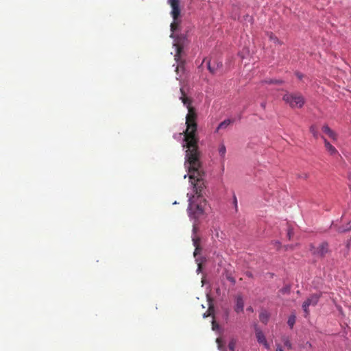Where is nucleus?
I'll return each instance as SVG.
<instances>
[{"label":"nucleus","mask_w":351,"mask_h":351,"mask_svg":"<svg viewBox=\"0 0 351 351\" xmlns=\"http://www.w3.org/2000/svg\"><path fill=\"white\" fill-rule=\"evenodd\" d=\"M180 91L182 95L180 99L188 109V113L186 116V128L183 132L184 141L185 142L183 146L186 148L185 165L189 170V178L193 183L195 182L194 188L196 192L199 193V191L204 187V182L201 175L200 153L197 145L199 141L197 131V114L195 108L191 106V100L186 97L182 88ZM180 135H182V133H180Z\"/></svg>","instance_id":"1"},{"label":"nucleus","mask_w":351,"mask_h":351,"mask_svg":"<svg viewBox=\"0 0 351 351\" xmlns=\"http://www.w3.org/2000/svg\"><path fill=\"white\" fill-rule=\"evenodd\" d=\"M201 175L202 180H204V172L201 170ZM189 179H191L189 178ZM190 182L193 186V191L195 192V194L196 195V197L195 195H190L189 193H187V196L189 197V206H188V212L189 215L190 217L193 218L195 219H197L200 215H202L204 213V208L202 204V202L197 203L196 202V199H199L202 196L203 191L205 188V184L204 181V187L202 189L201 191H199V193H197L195 189L194 188L195 182L193 183L192 180H190Z\"/></svg>","instance_id":"2"},{"label":"nucleus","mask_w":351,"mask_h":351,"mask_svg":"<svg viewBox=\"0 0 351 351\" xmlns=\"http://www.w3.org/2000/svg\"><path fill=\"white\" fill-rule=\"evenodd\" d=\"M167 3L171 7L170 14L173 19V22L171 23V31L175 32L181 23L180 0H167Z\"/></svg>","instance_id":"3"},{"label":"nucleus","mask_w":351,"mask_h":351,"mask_svg":"<svg viewBox=\"0 0 351 351\" xmlns=\"http://www.w3.org/2000/svg\"><path fill=\"white\" fill-rule=\"evenodd\" d=\"M282 99L291 108H302L304 104V97L301 95L287 93L284 95Z\"/></svg>","instance_id":"4"},{"label":"nucleus","mask_w":351,"mask_h":351,"mask_svg":"<svg viewBox=\"0 0 351 351\" xmlns=\"http://www.w3.org/2000/svg\"><path fill=\"white\" fill-rule=\"evenodd\" d=\"M310 251L314 256L323 257L328 252V244L327 242H322L317 247L311 245Z\"/></svg>","instance_id":"5"},{"label":"nucleus","mask_w":351,"mask_h":351,"mask_svg":"<svg viewBox=\"0 0 351 351\" xmlns=\"http://www.w3.org/2000/svg\"><path fill=\"white\" fill-rule=\"evenodd\" d=\"M254 330L258 343L263 345L265 349L269 350L270 348V346L268 343L263 332L258 327L257 324H254Z\"/></svg>","instance_id":"6"},{"label":"nucleus","mask_w":351,"mask_h":351,"mask_svg":"<svg viewBox=\"0 0 351 351\" xmlns=\"http://www.w3.org/2000/svg\"><path fill=\"white\" fill-rule=\"evenodd\" d=\"M206 313H207L206 315V313L204 314V317L210 316L212 317V321H211L212 329H213V330L217 331L219 329V325L215 319V317L214 315V313H215L214 307L212 306H210L206 311Z\"/></svg>","instance_id":"7"},{"label":"nucleus","mask_w":351,"mask_h":351,"mask_svg":"<svg viewBox=\"0 0 351 351\" xmlns=\"http://www.w3.org/2000/svg\"><path fill=\"white\" fill-rule=\"evenodd\" d=\"M321 138L324 141L326 149L327 150L330 155L332 156H339L337 149L333 145H332L324 136H322Z\"/></svg>","instance_id":"8"},{"label":"nucleus","mask_w":351,"mask_h":351,"mask_svg":"<svg viewBox=\"0 0 351 351\" xmlns=\"http://www.w3.org/2000/svg\"><path fill=\"white\" fill-rule=\"evenodd\" d=\"M322 293H313L306 300L310 306H315L318 303Z\"/></svg>","instance_id":"9"},{"label":"nucleus","mask_w":351,"mask_h":351,"mask_svg":"<svg viewBox=\"0 0 351 351\" xmlns=\"http://www.w3.org/2000/svg\"><path fill=\"white\" fill-rule=\"evenodd\" d=\"M193 245L195 246V249L194 251V256L196 257L198 254H200V252L202 250V248L200 247V239L194 235L192 238Z\"/></svg>","instance_id":"10"},{"label":"nucleus","mask_w":351,"mask_h":351,"mask_svg":"<svg viewBox=\"0 0 351 351\" xmlns=\"http://www.w3.org/2000/svg\"><path fill=\"white\" fill-rule=\"evenodd\" d=\"M322 131L332 140H337V134L335 132H333L327 125H324L322 127Z\"/></svg>","instance_id":"11"},{"label":"nucleus","mask_w":351,"mask_h":351,"mask_svg":"<svg viewBox=\"0 0 351 351\" xmlns=\"http://www.w3.org/2000/svg\"><path fill=\"white\" fill-rule=\"evenodd\" d=\"M243 300L241 296H237L236 300L235 311L239 313L243 311Z\"/></svg>","instance_id":"12"},{"label":"nucleus","mask_w":351,"mask_h":351,"mask_svg":"<svg viewBox=\"0 0 351 351\" xmlns=\"http://www.w3.org/2000/svg\"><path fill=\"white\" fill-rule=\"evenodd\" d=\"M269 318V314L267 311H262L259 315V319L261 322L265 324H267Z\"/></svg>","instance_id":"13"},{"label":"nucleus","mask_w":351,"mask_h":351,"mask_svg":"<svg viewBox=\"0 0 351 351\" xmlns=\"http://www.w3.org/2000/svg\"><path fill=\"white\" fill-rule=\"evenodd\" d=\"M236 121L235 118H228L227 119H225L223 121H221V128H226L228 125H229L230 123H232Z\"/></svg>","instance_id":"14"},{"label":"nucleus","mask_w":351,"mask_h":351,"mask_svg":"<svg viewBox=\"0 0 351 351\" xmlns=\"http://www.w3.org/2000/svg\"><path fill=\"white\" fill-rule=\"evenodd\" d=\"M262 83L265 84H282L283 83V81L281 80H276V79H269V80H265L262 82Z\"/></svg>","instance_id":"15"},{"label":"nucleus","mask_w":351,"mask_h":351,"mask_svg":"<svg viewBox=\"0 0 351 351\" xmlns=\"http://www.w3.org/2000/svg\"><path fill=\"white\" fill-rule=\"evenodd\" d=\"M295 319H296V317H295V315H291L289 317L288 320H287V324L289 325V326L291 328H293V327L295 323Z\"/></svg>","instance_id":"16"},{"label":"nucleus","mask_w":351,"mask_h":351,"mask_svg":"<svg viewBox=\"0 0 351 351\" xmlns=\"http://www.w3.org/2000/svg\"><path fill=\"white\" fill-rule=\"evenodd\" d=\"M237 342V339L232 338L230 339V342L228 343V349L230 351H234L235 350V347H236Z\"/></svg>","instance_id":"17"},{"label":"nucleus","mask_w":351,"mask_h":351,"mask_svg":"<svg viewBox=\"0 0 351 351\" xmlns=\"http://www.w3.org/2000/svg\"><path fill=\"white\" fill-rule=\"evenodd\" d=\"M310 132L313 134V137L317 138L319 137V132L317 130V128L315 125H311L310 127Z\"/></svg>","instance_id":"18"},{"label":"nucleus","mask_w":351,"mask_h":351,"mask_svg":"<svg viewBox=\"0 0 351 351\" xmlns=\"http://www.w3.org/2000/svg\"><path fill=\"white\" fill-rule=\"evenodd\" d=\"M290 291H291V286L289 285H286L285 287H283L280 290V292L282 294H289Z\"/></svg>","instance_id":"19"},{"label":"nucleus","mask_w":351,"mask_h":351,"mask_svg":"<svg viewBox=\"0 0 351 351\" xmlns=\"http://www.w3.org/2000/svg\"><path fill=\"white\" fill-rule=\"evenodd\" d=\"M309 306L310 305L305 301L302 304V310L304 311V312L305 313V317H307L309 315V310H308Z\"/></svg>","instance_id":"20"},{"label":"nucleus","mask_w":351,"mask_h":351,"mask_svg":"<svg viewBox=\"0 0 351 351\" xmlns=\"http://www.w3.org/2000/svg\"><path fill=\"white\" fill-rule=\"evenodd\" d=\"M269 38L276 44L281 45L279 39L272 33L269 34Z\"/></svg>","instance_id":"21"},{"label":"nucleus","mask_w":351,"mask_h":351,"mask_svg":"<svg viewBox=\"0 0 351 351\" xmlns=\"http://www.w3.org/2000/svg\"><path fill=\"white\" fill-rule=\"evenodd\" d=\"M351 230V220L346 224L345 227L339 228V231L341 232H346Z\"/></svg>","instance_id":"22"},{"label":"nucleus","mask_w":351,"mask_h":351,"mask_svg":"<svg viewBox=\"0 0 351 351\" xmlns=\"http://www.w3.org/2000/svg\"><path fill=\"white\" fill-rule=\"evenodd\" d=\"M182 51V48L180 47H177V52H176V54L175 55V60L178 62L179 61V59H180V53Z\"/></svg>","instance_id":"23"},{"label":"nucleus","mask_w":351,"mask_h":351,"mask_svg":"<svg viewBox=\"0 0 351 351\" xmlns=\"http://www.w3.org/2000/svg\"><path fill=\"white\" fill-rule=\"evenodd\" d=\"M283 343L285 346L287 347L288 348L291 349L292 348V344L289 339H285L283 340Z\"/></svg>","instance_id":"24"},{"label":"nucleus","mask_w":351,"mask_h":351,"mask_svg":"<svg viewBox=\"0 0 351 351\" xmlns=\"http://www.w3.org/2000/svg\"><path fill=\"white\" fill-rule=\"evenodd\" d=\"M293 235V229L291 228H288L287 237H288L289 239H291V238L292 237Z\"/></svg>","instance_id":"25"},{"label":"nucleus","mask_w":351,"mask_h":351,"mask_svg":"<svg viewBox=\"0 0 351 351\" xmlns=\"http://www.w3.org/2000/svg\"><path fill=\"white\" fill-rule=\"evenodd\" d=\"M226 147L224 145L221 144V157L226 154Z\"/></svg>","instance_id":"26"},{"label":"nucleus","mask_w":351,"mask_h":351,"mask_svg":"<svg viewBox=\"0 0 351 351\" xmlns=\"http://www.w3.org/2000/svg\"><path fill=\"white\" fill-rule=\"evenodd\" d=\"M295 74L296 77H297L299 80H302V79L303 78V77H304V75H303L302 73L298 72V71L295 72Z\"/></svg>","instance_id":"27"},{"label":"nucleus","mask_w":351,"mask_h":351,"mask_svg":"<svg viewBox=\"0 0 351 351\" xmlns=\"http://www.w3.org/2000/svg\"><path fill=\"white\" fill-rule=\"evenodd\" d=\"M233 204L235 207V210H237V199L235 195H233Z\"/></svg>","instance_id":"28"},{"label":"nucleus","mask_w":351,"mask_h":351,"mask_svg":"<svg viewBox=\"0 0 351 351\" xmlns=\"http://www.w3.org/2000/svg\"><path fill=\"white\" fill-rule=\"evenodd\" d=\"M207 64H208V69L210 71V72L213 73H214V69L210 66V64L209 61L207 62Z\"/></svg>","instance_id":"29"},{"label":"nucleus","mask_w":351,"mask_h":351,"mask_svg":"<svg viewBox=\"0 0 351 351\" xmlns=\"http://www.w3.org/2000/svg\"><path fill=\"white\" fill-rule=\"evenodd\" d=\"M228 280L230 282H231L232 283H233V284L235 282V280H234V278H233V277L228 276Z\"/></svg>","instance_id":"30"},{"label":"nucleus","mask_w":351,"mask_h":351,"mask_svg":"<svg viewBox=\"0 0 351 351\" xmlns=\"http://www.w3.org/2000/svg\"><path fill=\"white\" fill-rule=\"evenodd\" d=\"M215 341L217 344V348L219 349V336L216 338Z\"/></svg>","instance_id":"31"},{"label":"nucleus","mask_w":351,"mask_h":351,"mask_svg":"<svg viewBox=\"0 0 351 351\" xmlns=\"http://www.w3.org/2000/svg\"><path fill=\"white\" fill-rule=\"evenodd\" d=\"M246 311H249V312H253V308L252 306H248L247 308H246Z\"/></svg>","instance_id":"32"},{"label":"nucleus","mask_w":351,"mask_h":351,"mask_svg":"<svg viewBox=\"0 0 351 351\" xmlns=\"http://www.w3.org/2000/svg\"><path fill=\"white\" fill-rule=\"evenodd\" d=\"M276 351H284L281 346H278L276 348Z\"/></svg>","instance_id":"33"},{"label":"nucleus","mask_w":351,"mask_h":351,"mask_svg":"<svg viewBox=\"0 0 351 351\" xmlns=\"http://www.w3.org/2000/svg\"><path fill=\"white\" fill-rule=\"evenodd\" d=\"M265 106H266V103L265 102H262L261 104V106L263 108H265Z\"/></svg>","instance_id":"34"},{"label":"nucleus","mask_w":351,"mask_h":351,"mask_svg":"<svg viewBox=\"0 0 351 351\" xmlns=\"http://www.w3.org/2000/svg\"><path fill=\"white\" fill-rule=\"evenodd\" d=\"M246 17L249 19L250 21H252V18L251 16H250L249 15H247Z\"/></svg>","instance_id":"35"},{"label":"nucleus","mask_w":351,"mask_h":351,"mask_svg":"<svg viewBox=\"0 0 351 351\" xmlns=\"http://www.w3.org/2000/svg\"><path fill=\"white\" fill-rule=\"evenodd\" d=\"M193 233L195 234V231H196V228L195 226H193Z\"/></svg>","instance_id":"36"},{"label":"nucleus","mask_w":351,"mask_h":351,"mask_svg":"<svg viewBox=\"0 0 351 351\" xmlns=\"http://www.w3.org/2000/svg\"><path fill=\"white\" fill-rule=\"evenodd\" d=\"M308 177L307 174L306 173H304V176H302V178H306Z\"/></svg>","instance_id":"37"},{"label":"nucleus","mask_w":351,"mask_h":351,"mask_svg":"<svg viewBox=\"0 0 351 351\" xmlns=\"http://www.w3.org/2000/svg\"><path fill=\"white\" fill-rule=\"evenodd\" d=\"M219 130V125L218 126H217L216 131L217 132Z\"/></svg>","instance_id":"38"},{"label":"nucleus","mask_w":351,"mask_h":351,"mask_svg":"<svg viewBox=\"0 0 351 351\" xmlns=\"http://www.w3.org/2000/svg\"><path fill=\"white\" fill-rule=\"evenodd\" d=\"M220 342H221V348H222V339H221L220 340Z\"/></svg>","instance_id":"39"},{"label":"nucleus","mask_w":351,"mask_h":351,"mask_svg":"<svg viewBox=\"0 0 351 351\" xmlns=\"http://www.w3.org/2000/svg\"><path fill=\"white\" fill-rule=\"evenodd\" d=\"M216 237H218V232L216 231Z\"/></svg>","instance_id":"40"}]
</instances>
